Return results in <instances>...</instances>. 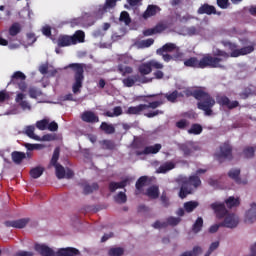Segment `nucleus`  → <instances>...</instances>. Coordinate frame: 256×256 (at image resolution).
Here are the masks:
<instances>
[{
	"label": "nucleus",
	"mask_w": 256,
	"mask_h": 256,
	"mask_svg": "<svg viewBox=\"0 0 256 256\" xmlns=\"http://www.w3.org/2000/svg\"><path fill=\"white\" fill-rule=\"evenodd\" d=\"M183 93L186 97H194L198 101L197 107L200 111H204L206 117L213 115V107H215L216 103L215 98L209 92L205 91V88L186 89Z\"/></svg>",
	"instance_id": "nucleus-1"
},
{
	"label": "nucleus",
	"mask_w": 256,
	"mask_h": 256,
	"mask_svg": "<svg viewBox=\"0 0 256 256\" xmlns=\"http://www.w3.org/2000/svg\"><path fill=\"white\" fill-rule=\"evenodd\" d=\"M223 58L213 57L211 54H205L199 60L197 57H190L184 60V67L192 69H223L225 66L221 64Z\"/></svg>",
	"instance_id": "nucleus-2"
},
{
	"label": "nucleus",
	"mask_w": 256,
	"mask_h": 256,
	"mask_svg": "<svg viewBox=\"0 0 256 256\" xmlns=\"http://www.w3.org/2000/svg\"><path fill=\"white\" fill-rule=\"evenodd\" d=\"M155 97L157 100L149 102L148 104H139L137 106H130L126 110V115H141L146 109H158L161 105H165V98L159 95H147L145 99H151Z\"/></svg>",
	"instance_id": "nucleus-3"
},
{
	"label": "nucleus",
	"mask_w": 256,
	"mask_h": 256,
	"mask_svg": "<svg viewBox=\"0 0 256 256\" xmlns=\"http://www.w3.org/2000/svg\"><path fill=\"white\" fill-rule=\"evenodd\" d=\"M201 187V178L197 175L189 176L181 180V187L178 196L180 199H185L187 195H191L194 189Z\"/></svg>",
	"instance_id": "nucleus-4"
},
{
	"label": "nucleus",
	"mask_w": 256,
	"mask_h": 256,
	"mask_svg": "<svg viewBox=\"0 0 256 256\" xmlns=\"http://www.w3.org/2000/svg\"><path fill=\"white\" fill-rule=\"evenodd\" d=\"M69 69L74 72V83L72 85V91L75 95L81 93V88L83 87V81H85V64L72 63L68 65Z\"/></svg>",
	"instance_id": "nucleus-5"
},
{
	"label": "nucleus",
	"mask_w": 256,
	"mask_h": 256,
	"mask_svg": "<svg viewBox=\"0 0 256 256\" xmlns=\"http://www.w3.org/2000/svg\"><path fill=\"white\" fill-rule=\"evenodd\" d=\"M77 43H85V32L77 30L72 36L60 35L57 40L58 47H71Z\"/></svg>",
	"instance_id": "nucleus-6"
},
{
	"label": "nucleus",
	"mask_w": 256,
	"mask_h": 256,
	"mask_svg": "<svg viewBox=\"0 0 256 256\" xmlns=\"http://www.w3.org/2000/svg\"><path fill=\"white\" fill-rule=\"evenodd\" d=\"M223 47L228 49L229 57L237 58L243 55H249V53H253L255 51L254 46H245L242 48H238L239 46L231 41H222Z\"/></svg>",
	"instance_id": "nucleus-7"
},
{
	"label": "nucleus",
	"mask_w": 256,
	"mask_h": 256,
	"mask_svg": "<svg viewBox=\"0 0 256 256\" xmlns=\"http://www.w3.org/2000/svg\"><path fill=\"white\" fill-rule=\"evenodd\" d=\"M25 79H27V76L21 71H16L11 77L10 82L8 85H18V88L20 91H27V83L25 82Z\"/></svg>",
	"instance_id": "nucleus-8"
},
{
	"label": "nucleus",
	"mask_w": 256,
	"mask_h": 256,
	"mask_svg": "<svg viewBox=\"0 0 256 256\" xmlns=\"http://www.w3.org/2000/svg\"><path fill=\"white\" fill-rule=\"evenodd\" d=\"M178 149L183 152L184 157H191L195 151H199V146L193 141H186L179 143Z\"/></svg>",
	"instance_id": "nucleus-9"
},
{
	"label": "nucleus",
	"mask_w": 256,
	"mask_h": 256,
	"mask_svg": "<svg viewBox=\"0 0 256 256\" xmlns=\"http://www.w3.org/2000/svg\"><path fill=\"white\" fill-rule=\"evenodd\" d=\"M210 208L214 211L217 219H225V217L229 214V210L225 206L223 202H214L210 204Z\"/></svg>",
	"instance_id": "nucleus-10"
},
{
	"label": "nucleus",
	"mask_w": 256,
	"mask_h": 256,
	"mask_svg": "<svg viewBox=\"0 0 256 256\" xmlns=\"http://www.w3.org/2000/svg\"><path fill=\"white\" fill-rule=\"evenodd\" d=\"M216 103L220 105L221 107H228V109H237L239 106V101L234 100L231 102L229 97L225 95H217L216 96Z\"/></svg>",
	"instance_id": "nucleus-11"
},
{
	"label": "nucleus",
	"mask_w": 256,
	"mask_h": 256,
	"mask_svg": "<svg viewBox=\"0 0 256 256\" xmlns=\"http://www.w3.org/2000/svg\"><path fill=\"white\" fill-rule=\"evenodd\" d=\"M221 227H226L227 229H235L239 225V217L235 214H227L224 217V221L220 223Z\"/></svg>",
	"instance_id": "nucleus-12"
},
{
	"label": "nucleus",
	"mask_w": 256,
	"mask_h": 256,
	"mask_svg": "<svg viewBox=\"0 0 256 256\" xmlns=\"http://www.w3.org/2000/svg\"><path fill=\"white\" fill-rule=\"evenodd\" d=\"M218 161L221 163V159H233V148L229 143H224L220 146V153L217 154Z\"/></svg>",
	"instance_id": "nucleus-13"
},
{
	"label": "nucleus",
	"mask_w": 256,
	"mask_h": 256,
	"mask_svg": "<svg viewBox=\"0 0 256 256\" xmlns=\"http://www.w3.org/2000/svg\"><path fill=\"white\" fill-rule=\"evenodd\" d=\"M161 149V144H155L153 146H146L143 151H136L135 154L137 157H141V155H157Z\"/></svg>",
	"instance_id": "nucleus-14"
},
{
	"label": "nucleus",
	"mask_w": 256,
	"mask_h": 256,
	"mask_svg": "<svg viewBox=\"0 0 256 256\" xmlns=\"http://www.w3.org/2000/svg\"><path fill=\"white\" fill-rule=\"evenodd\" d=\"M27 223H29V218H22L18 220L5 221V227H14V229H24L27 227Z\"/></svg>",
	"instance_id": "nucleus-15"
},
{
	"label": "nucleus",
	"mask_w": 256,
	"mask_h": 256,
	"mask_svg": "<svg viewBox=\"0 0 256 256\" xmlns=\"http://www.w3.org/2000/svg\"><path fill=\"white\" fill-rule=\"evenodd\" d=\"M34 249L41 256H55V251L45 244H35Z\"/></svg>",
	"instance_id": "nucleus-16"
},
{
	"label": "nucleus",
	"mask_w": 256,
	"mask_h": 256,
	"mask_svg": "<svg viewBox=\"0 0 256 256\" xmlns=\"http://www.w3.org/2000/svg\"><path fill=\"white\" fill-rule=\"evenodd\" d=\"M244 221L245 223H249V224L255 223L256 221V203L255 202L250 204V209L247 210Z\"/></svg>",
	"instance_id": "nucleus-17"
},
{
	"label": "nucleus",
	"mask_w": 256,
	"mask_h": 256,
	"mask_svg": "<svg viewBox=\"0 0 256 256\" xmlns=\"http://www.w3.org/2000/svg\"><path fill=\"white\" fill-rule=\"evenodd\" d=\"M81 119L84 123H99V116L93 111H84L81 115Z\"/></svg>",
	"instance_id": "nucleus-18"
},
{
	"label": "nucleus",
	"mask_w": 256,
	"mask_h": 256,
	"mask_svg": "<svg viewBox=\"0 0 256 256\" xmlns=\"http://www.w3.org/2000/svg\"><path fill=\"white\" fill-rule=\"evenodd\" d=\"M241 175V169H231L228 172V177H230V179H233V181H235V183H237L238 185H247V180H241V177H239Z\"/></svg>",
	"instance_id": "nucleus-19"
},
{
	"label": "nucleus",
	"mask_w": 256,
	"mask_h": 256,
	"mask_svg": "<svg viewBox=\"0 0 256 256\" xmlns=\"http://www.w3.org/2000/svg\"><path fill=\"white\" fill-rule=\"evenodd\" d=\"M198 15H216L217 9L215 6L209 4H203L198 10Z\"/></svg>",
	"instance_id": "nucleus-20"
},
{
	"label": "nucleus",
	"mask_w": 256,
	"mask_h": 256,
	"mask_svg": "<svg viewBox=\"0 0 256 256\" xmlns=\"http://www.w3.org/2000/svg\"><path fill=\"white\" fill-rule=\"evenodd\" d=\"M57 256H77L81 255V252L77 248L68 247V248H62L58 250Z\"/></svg>",
	"instance_id": "nucleus-21"
},
{
	"label": "nucleus",
	"mask_w": 256,
	"mask_h": 256,
	"mask_svg": "<svg viewBox=\"0 0 256 256\" xmlns=\"http://www.w3.org/2000/svg\"><path fill=\"white\" fill-rule=\"evenodd\" d=\"M25 99V94L23 93H18L16 98H15V101L16 103H18L21 107V109H23V111H31V104H29V102H27L26 100H23Z\"/></svg>",
	"instance_id": "nucleus-22"
},
{
	"label": "nucleus",
	"mask_w": 256,
	"mask_h": 256,
	"mask_svg": "<svg viewBox=\"0 0 256 256\" xmlns=\"http://www.w3.org/2000/svg\"><path fill=\"white\" fill-rule=\"evenodd\" d=\"M118 0H106L104 5L99 6V13H107L111 9L117 7Z\"/></svg>",
	"instance_id": "nucleus-23"
},
{
	"label": "nucleus",
	"mask_w": 256,
	"mask_h": 256,
	"mask_svg": "<svg viewBox=\"0 0 256 256\" xmlns=\"http://www.w3.org/2000/svg\"><path fill=\"white\" fill-rule=\"evenodd\" d=\"M177 48V45L174 43H166L157 50V54L163 55V53H173Z\"/></svg>",
	"instance_id": "nucleus-24"
},
{
	"label": "nucleus",
	"mask_w": 256,
	"mask_h": 256,
	"mask_svg": "<svg viewBox=\"0 0 256 256\" xmlns=\"http://www.w3.org/2000/svg\"><path fill=\"white\" fill-rule=\"evenodd\" d=\"M224 205H226L227 209H233V207H239L241 205V200L239 197L230 196L224 201Z\"/></svg>",
	"instance_id": "nucleus-25"
},
{
	"label": "nucleus",
	"mask_w": 256,
	"mask_h": 256,
	"mask_svg": "<svg viewBox=\"0 0 256 256\" xmlns=\"http://www.w3.org/2000/svg\"><path fill=\"white\" fill-rule=\"evenodd\" d=\"M12 161L16 165H21L23 163V159L27 158V154L24 152L14 151L11 153Z\"/></svg>",
	"instance_id": "nucleus-26"
},
{
	"label": "nucleus",
	"mask_w": 256,
	"mask_h": 256,
	"mask_svg": "<svg viewBox=\"0 0 256 256\" xmlns=\"http://www.w3.org/2000/svg\"><path fill=\"white\" fill-rule=\"evenodd\" d=\"M127 187V179L121 182H110L109 183V191L110 193H115L116 189H125Z\"/></svg>",
	"instance_id": "nucleus-27"
},
{
	"label": "nucleus",
	"mask_w": 256,
	"mask_h": 256,
	"mask_svg": "<svg viewBox=\"0 0 256 256\" xmlns=\"http://www.w3.org/2000/svg\"><path fill=\"white\" fill-rule=\"evenodd\" d=\"M147 176H141L135 184L136 187V195H139V193H141V191H143V188L147 185Z\"/></svg>",
	"instance_id": "nucleus-28"
},
{
	"label": "nucleus",
	"mask_w": 256,
	"mask_h": 256,
	"mask_svg": "<svg viewBox=\"0 0 256 256\" xmlns=\"http://www.w3.org/2000/svg\"><path fill=\"white\" fill-rule=\"evenodd\" d=\"M8 33H9L10 37H17V35H19V33H21V24L18 22L13 23L9 27Z\"/></svg>",
	"instance_id": "nucleus-29"
},
{
	"label": "nucleus",
	"mask_w": 256,
	"mask_h": 256,
	"mask_svg": "<svg viewBox=\"0 0 256 256\" xmlns=\"http://www.w3.org/2000/svg\"><path fill=\"white\" fill-rule=\"evenodd\" d=\"M138 71H139L140 75H149L151 73V71H153V68L151 67V62L142 63L138 67Z\"/></svg>",
	"instance_id": "nucleus-30"
},
{
	"label": "nucleus",
	"mask_w": 256,
	"mask_h": 256,
	"mask_svg": "<svg viewBox=\"0 0 256 256\" xmlns=\"http://www.w3.org/2000/svg\"><path fill=\"white\" fill-rule=\"evenodd\" d=\"M100 129L101 131H104L106 135H113V133H115V126L107 122H102L100 125Z\"/></svg>",
	"instance_id": "nucleus-31"
},
{
	"label": "nucleus",
	"mask_w": 256,
	"mask_h": 256,
	"mask_svg": "<svg viewBox=\"0 0 256 256\" xmlns=\"http://www.w3.org/2000/svg\"><path fill=\"white\" fill-rule=\"evenodd\" d=\"M152 95H159L162 96L164 99V103H165V99H167V101H169L170 103H175V101H177V97H179V92L177 90L173 91L170 94H152Z\"/></svg>",
	"instance_id": "nucleus-32"
},
{
	"label": "nucleus",
	"mask_w": 256,
	"mask_h": 256,
	"mask_svg": "<svg viewBox=\"0 0 256 256\" xmlns=\"http://www.w3.org/2000/svg\"><path fill=\"white\" fill-rule=\"evenodd\" d=\"M25 135L30 139H34V141H39V136L35 135V126L29 125L25 127Z\"/></svg>",
	"instance_id": "nucleus-33"
},
{
	"label": "nucleus",
	"mask_w": 256,
	"mask_h": 256,
	"mask_svg": "<svg viewBox=\"0 0 256 256\" xmlns=\"http://www.w3.org/2000/svg\"><path fill=\"white\" fill-rule=\"evenodd\" d=\"M157 9H159V7L156 5H149L143 14L144 19H149V17L157 15Z\"/></svg>",
	"instance_id": "nucleus-34"
},
{
	"label": "nucleus",
	"mask_w": 256,
	"mask_h": 256,
	"mask_svg": "<svg viewBox=\"0 0 256 256\" xmlns=\"http://www.w3.org/2000/svg\"><path fill=\"white\" fill-rule=\"evenodd\" d=\"M44 172L45 168L37 166L30 170V176L32 177V179H39V177H41V175H43Z\"/></svg>",
	"instance_id": "nucleus-35"
},
{
	"label": "nucleus",
	"mask_w": 256,
	"mask_h": 256,
	"mask_svg": "<svg viewBox=\"0 0 256 256\" xmlns=\"http://www.w3.org/2000/svg\"><path fill=\"white\" fill-rule=\"evenodd\" d=\"M199 207V202L197 201H188L184 203V209L186 213H193L195 209Z\"/></svg>",
	"instance_id": "nucleus-36"
},
{
	"label": "nucleus",
	"mask_w": 256,
	"mask_h": 256,
	"mask_svg": "<svg viewBox=\"0 0 256 256\" xmlns=\"http://www.w3.org/2000/svg\"><path fill=\"white\" fill-rule=\"evenodd\" d=\"M146 195L150 197V199H158L159 198V187L151 186L147 189Z\"/></svg>",
	"instance_id": "nucleus-37"
},
{
	"label": "nucleus",
	"mask_w": 256,
	"mask_h": 256,
	"mask_svg": "<svg viewBox=\"0 0 256 256\" xmlns=\"http://www.w3.org/2000/svg\"><path fill=\"white\" fill-rule=\"evenodd\" d=\"M189 135H201L203 133V126L201 124H192L191 128L188 130Z\"/></svg>",
	"instance_id": "nucleus-38"
},
{
	"label": "nucleus",
	"mask_w": 256,
	"mask_h": 256,
	"mask_svg": "<svg viewBox=\"0 0 256 256\" xmlns=\"http://www.w3.org/2000/svg\"><path fill=\"white\" fill-rule=\"evenodd\" d=\"M106 117H119L123 115V108L121 106H116L113 108V112L107 111L104 113Z\"/></svg>",
	"instance_id": "nucleus-39"
},
{
	"label": "nucleus",
	"mask_w": 256,
	"mask_h": 256,
	"mask_svg": "<svg viewBox=\"0 0 256 256\" xmlns=\"http://www.w3.org/2000/svg\"><path fill=\"white\" fill-rule=\"evenodd\" d=\"M100 145L102 149L108 150V151H113L115 149L116 145L113 140H102L100 141Z\"/></svg>",
	"instance_id": "nucleus-40"
},
{
	"label": "nucleus",
	"mask_w": 256,
	"mask_h": 256,
	"mask_svg": "<svg viewBox=\"0 0 256 256\" xmlns=\"http://www.w3.org/2000/svg\"><path fill=\"white\" fill-rule=\"evenodd\" d=\"M175 169V163L166 162L158 168V173H167L171 170Z\"/></svg>",
	"instance_id": "nucleus-41"
},
{
	"label": "nucleus",
	"mask_w": 256,
	"mask_h": 256,
	"mask_svg": "<svg viewBox=\"0 0 256 256\" xmlns=\"http://www.w3.org/2000/svg\"><path fill=\"white\" fill-rule=\"evenodd\" d=\"M118 71L123 77H125V75H131V73H133V68L131 66H123V64H118Z\"/></svg>",
	"instance_id": "nucleus-42"
},
{
	"label": "nucleus",
	"mask_w": 256,
	"mask_h": 256,
	"mask_svg": "<svg viewBox=\"0 0 256 256\" xmlns=\"http://www.w3.org/2000/svg\"><path fill=\"white\" fill-rule=\"evenodd\" d=\"M99 190V184L93 183L92 185L86 184L84 186V195H90V193H93V191H98Z\"/></svg>",
	"instance_id": "nucleus-43"
},
{
	"label": "nucleus",
	"mask_w": 256,
	"mask_h": 256,
	"mask_svg": "<svg viewBox=\"0 0 256 256\" xmlns=\"http://www.w3.org/2000/svg\"><path fill=\"white\" fill-rule=\"evenodd\" d=\"M124 253H125V249L121 247H113V248H110L108 251L109 256H123Z\"/></svg>",
	"instance_id": "nucleus-44"
},
{
	"label": "nucleus",
	"mask_w": 256,
	"mask_h": 256,
	"mask_svg": "<svg viewBox=\"0 0 256 256\" xmlns=\"http://www.w3.org/2000/svg\"><path fill=\"white\" fill-rule=\"evenodd\" d=\"M203 229V218L198 217L192 226L193 233H199Z\"/></svg>",
	"instance_id": "nucleus-45"
},
{
	"label": "nucleus",
	"mask_w": 256,
	"mask_h": 256,
	"mask_svg": "<svg viewBox=\"0 0 256 256\" xmlns=\"http://www.w3.org/2000/svg\"><path fill=\"white\" fill-rule=\"evenodd\" d=\"M119 20L125 23V25H131V16H129V12L127 11L121 12Z\"/></svg>",
	"instance_id": "nucleus-46"
},
{
	"label": "nucleus",
	"mask_w": 256,
	"mask_h": 256,
	"mask_svg": "<svg viewBox=\"0 0 256 256\" xmlns=\"http://www.w3.org/2000/svg\"><path fill=\"white\" fill-rule=\"evenodd\" d=\"M54 167L56 169V177L58 179H65V167H63L61 164H58Z\"/></svg>",
	"instance_id": "nucleus-47"
},
{
	"label": "nucleus",
	"mask_w": 256,
	"mask_h": 256,
	"mask_svg": "<svg viewBox=\"0 0 256 256\" xmlns=\"http://www.w3.org/2000/svg\"><path fill=\"white\" fill-rule=\"evenodd\" d=\"M59 155H60V150L59 148H55L51 161H50V165H52L53 167L59 165V163H57L59 161Z\"/></svg>",
	"instance_id": "nucleus-48"
},
{
	"label": "nucleus",
	"mask_w": 256,
	"mask_h": 256,
	"mask_svg": "<svg viewBox=\"0 0 256 256\" xmlns=\"http://www.w3.org/2000/svg\"><path fill=\"white\" fill-rule=\"evenodd\" d=\"M48 125H49V119H42L36 122V127L40 131L47 130Z\"/></svg>",
	"instance_id": "nucleus-49"
},
{
	"label": "nucleus",
	"mask_w": 256,
	"mask_h": 256,
	"mask_svg": "<svg viewBox=\"0 0 256 256\" xmlns=\"http://www.w3.org/2000/svg\"><path fill=\"white\" fill-rule=\"evenodd\" d=\"M24 147L27 149V151H39L43 149V144H31V143H25Z\"/></svg>",
	"instance_id": "nucleus-50"
},
{
	"label": "nucleus",
	"mask_w": 256,
	"mask_h": 256,
	"mask_svg": "<svg viewBox=\"0 0 256 256\" xmlns=\"http://www.w3.org/2000/svg\"><path fill=\"white\" fill-rule=\"evenodd\" d=\"M160 201L162 203V207H165V209H167L171 205V201L167 197V192H162L160 196Z\"/></svg>",
	"instance_id": "nucleus-51"
},
{
	"label": "nucleus",
	"mask_w": 256,
	"mask_h": 256,
	"mask_svg": "<svg viewBox=\"0 0 256 256\" xmlns=\"http://www.w3.org/2000/svg\"><path fill=\"white\" fill-rule=\"evenodd\" d=\"M243 153L246 159H251L252 157H255V148L248 146L244 148Z\"/></svg>",
	"instance_id": "nucleus-52"
},
{
	"label": "nucleus",
	"mask_w": 256,
	"mask_h": 256,
	"mask_svg": "<svg viewBox=\"0 0 256 256\" xmlns=\"http://www.w3.org/2000/svg\"><path fill=\"white\" fill-rule=\"evenodd\" d=\"M116 203H127V194L125 192H119L115 197H114Z\"/></svg>",
	"instance_id": "nucleus-53"
},
{
	"label": "nucleus",
	"mask_w": 256,
	"mask_h": 256,
	"mask_svg": "<svg viewBox=\"0 0 256 256\" xmlns=\"http://www.w3.org/2000/svg\"><path fill=\"white\" fill-rule=\"evenodd\" d=\"M166 221L168 222V225H170V227H177V225H179L181 221V218L170 216L166 219Z\"/></svg>",
	"instance_id": "nucleus-54"
},
{
	"label": "nucleus",
	"mask_w": 256,
	"mask_h": 256,
	"mask_svg": "<svg viewBox=\"0 0 256 256\" xmlns=\"http://www.w3.org/2000/svg\"><path fill=\"white\" fill-rule=\"evenodd\" d=\"M28 93L31 99H37L41 95V91L36 87H30Z\"/></svg>",
	"instance_id": "nucleus-55"
},
{
	"label": "nucleus",
	"mask_w": 256,
	"mask_h": 256,
	"mask_svg": "<svg viewBox=\"0 0 256 256\" xmlns=\"http://www.w3.org/2000/svg\"><path fill=\"white\" fill-rule=\"evenodd\" d=\"M212 57H217L218 59H221V57H223V59H229V53L221 49H216V52Z\"/></svg>",
	"instance_id": "nucleus-56"
},
{
	"label": "nucleus",
	"mask_w": 256,
	"mask_h": 256,
	"mask_svg": "<svg viewBox=\"0 0 256 256\" xmlns=\"http://www.w3.org/2000/svg\"><path fill=\"white\" fill-rule=\"evenodd\" d=\"M135 81H137V78L135 76L127 77L123 80V84L125 85V87H133V85H135Z\"/></svg>",
	"instance_id": "nucleus-57"
},
{
	"label": "nucleus",
	"mask_w": 256,
	"mask_h": 256,
	"mask_svg": "<svg viewBox=\"0 0 256 256\" xmlns=\"http://www.w3.org/2000/svg\"><path fill=\"white\" fill-rule=\"evenodd\" d=\"M175 51L176 52L172 55V61H184L183 60L184 54H183V52L179 51V47L176 48Z\"/></svg>",
	"instance_id": "nucleus-58"
},
{
	"label": "nucleus",
	"mask_w": 256,
	"mask_h": 256,
	"mask_svg": "<svg viewBox=\"0 0 256 256\" xmlns=\"http://www.w3.org/2000/svg\"><path fill=\"white\" fill-rule=\"evenodd\" d=\"M119 61H120V65H129V63H131L133 61V58H131V56L128 55H121L119 57Z\"/></svg>",
	"instance_id": "nucleus-59"
},
{
	"label": "nucleus",
	"mask_w": 256,
	"mask_h": 256,
	"mask_svg": "<svg viewBox=\"0 0 256 256\" xmlns=\"http://www.w3.org/2000/svg\"><path fill=\"white\" fill-rule=\"evenodd\" d=\"M176 127L178 129H187L189 127V120L187 119H181L178 122H176Z\"/></svg>",
	"instance_id": "nucleus-60"
},
{
	"label": "nucleus",
	"mask_w": 256,
	"mask_h": 256,
	"mask_svg": "<svg viewBox=\"0 0 256 256\" xmlns=\"http://www.w3.org/2000/svg\"><path fill=\"white\" fill-rule=\"evenodd\" d=\"M9 93H7V90L0 91V103H5V101H9Z\"/></svg>",
	"instance_id": "nucleus-61"
},
{
	"label": "nucleus",
	"mask_w": 256,
	"mask_h": 256,
	"mask_svg": "<svg viewBox=\"0 0 256 256\" xmlns=\"http://www.w3.org/2000/svg\"><path fill=\"white\" fill-rule=\"evenodd\" d=\"M167 27H165L162 23L157 24L155 27H153L154 35H157V33H163Z\"/></svg>",
	"instance_id": "nucleus-62"
},
{
	"label": "nucleus",
	"mask_w": 256,
	"mask_h": 256,
	"mask_svg": "<svg viewBox=\"0 0 256 256\" xmlns=\"http://www.w3.org/2000/svg\"><path fill=\"white\" fill-rule=\"evenodd\" d=\"M48 131H58L59 130V124H57V122L52 121V122H48V126H47Z\"/></svg>",
	"instance_id": "nucleus-63"
},
{
	"label": "nucleus",
	"mask_w": 256,
	"mask_h": 256,
	"mask_svg": "<svg viewBox=\"0 0 256 256\" xmlns=\"http://www.w3.org/2000/svg\"><path fill=\"white\" fill-rule=\"evenodd\" d=\"M217 5L220 9H228L229 8V0H217Z\"/></svg>",
	"instance_id": "nucleus-64"
}]
</instances>
